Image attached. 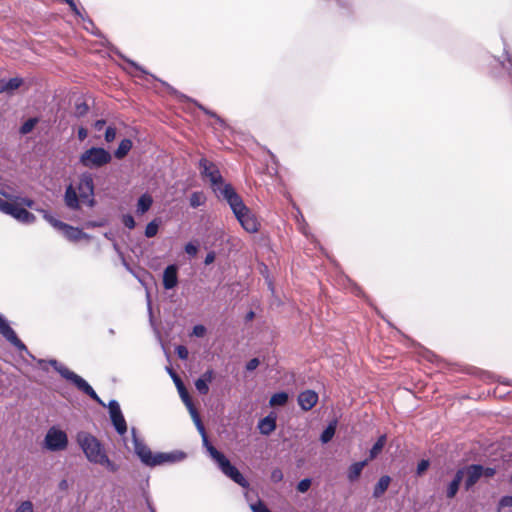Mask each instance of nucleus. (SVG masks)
Segmentation results:
<instances>
[{"label": "nucleus", "instance_id": "f257e3e1", "mask_svg": "<svg viewBox=\"0 0 512 512\" xmlns=\"http://www.w3.org/2000/svg\"><path fill=\"white\" fill-rule=\"evenodd\" d=\"M47 363L66 381L71 383L77 390L87 395L90 399L102 407L108 409L109 419L114 430L120 435L125 436L128 431V425L120 404L116 399H111L107 404L99 397L94 388L80 375L70 370L67 366L57 359H49Z\"/></svg>", "mask_w": 512, "mask_h": 512}, {"label": "nucleus", "instance_id": "f03ea898", "mask_svg": "<svg viewBox=\"0 0 512 512\" xmlns=\"http://www.w3.org/2000/svg\"><path fill=\"white\" fill-rule=\"evenodd\" d=\"M63 201L65 207L71 211H79L81 209V203L90 208L95 207L97 201L95 199L93 174L89 171H84L79 175L76 186L72 183L66 185Z\"/></svg>", "mask_w": 512, "mask_h": 512}, {"label": "nucleus", "instance_id": "7ed1b4c3", "mask_svg": "<svg viewBox=\"0 0 512 512\" xmlns=\"http://www.w3.org/2000/svg\"><path fill=\"white\" fill-rule=\"evenodd\" d=\"M131 434L134 454L146 467L155 468L158 466L173 465L184 461L188 457V454L182 450L152 452L148 445L138 437L137 429L135 427L131 428Z\"/></svg>", "mask_w": 512, "mask_h": 512}, {"label": "nucleus", "instance_id": "20e7f679", "mask_svg": "<svg viewBox=\"0 0 512 512\" xmlns=\"http://www.w3.org/2000/svg\"><path fill=\"white\" fill-rule=\"evenodd\" d=\"M75 439L88 462L101 465L111 473L119 470L120 466L108 457L104 444L96 436L81 430L76 433Z\"/></svg>", "mask_w": 512, "mask_h": 512}, {"label": "nucleus", "instance_id": "39448f33", "mask_svg": "<svg viewBox=\"0 0 512 512\" xmlns=\"http://www.w3.org/2000/svg\"><path fill=\"white\" fill-rule=\"evenodd\" d=\"M202 437V445L208 453L209 457L216 464L217 468L231 481L242 487L249 489L250 483L243 473L234 465L229 458L220 450H218L209 440L206 431L200 434Z\"/></svg>", "mask_w": 512, "mask_h": 512}, {"label": "nucleus", "instance_id": "423d86ee", "mask_svg": "<svg viewBox=\"0 0 512 512\" xmlns=\"http://www.w3.org/2000/svg\"><path fill=\"white\" fill-rule=\"evenodd\" d=\"M147 77H151L153 80L158 81L161 84V86L166 90V92L170 96L176 98L178 101L183 102V103H192V104H194L204 114H206L209 117L214 118L222 129H227L229 127V125L226 122V120L223 119L221 116H219L215 111L207 108L206 106H204L202 103L198 102L197 100H195V99L187 96L186 94L180 92L175 87L170 85L168 82H166V81H164L162 79H159L158 77H156L155 75H153L151 73Z\"/></svg>", "mask_w": 512, "mask_h": 512}, {"label": "nucleus", "instance_id": "0eeeda50", "mask_svg": "<svg viewBox=\"0 0 512 512\" xmlns=\"http://www.w3.org/2000/svg\"><path fill=\"white\" fill-rule=\"evenodd\" d=\"M82 20L86 23L84 26V29L91 35L102 39V46L109 49L110 51L114 52L120 59L125 61L130 67L134 68L135 70L139 71L143 76L150 75V72H148L143 66H141L136 61L126 57L121 51H119L118 48H116L105 36V34L95 25L94 21L88 16L85 15L82 17Z\"/></svg>", "mask_w": 512, "mask_h": 512}, {"label": "nucleus", "instance_id": "6e6552de", "mask_svg": "<svg viewBox=\"0 0 512 512\" xmlns=\"http://www.w3.org/2000/svg\"><path fill=\"white\" fill-rule=\"evenodd\" d=\"M112 161L111 152L101 146H91L79 155L78 162L81 166L90 169H100Z\"/></svg>", "mask_w": 512, "mask_h": 512}, {"label": "nucleus", "instance_id": "1a4fd4ad", "mask_svg": "<svg viewBox=\"0 0 512 512\" xmlns=\"http://www.w3.org/2000/svg\"><path fill=\"white\" fill-rule=\"evenodd\" d=\"M0 334L2 337L8 341L11 345H13L19 352L25 353L29 358L41 366L46 363L43 359H37L27 348L25 343L18 337L15 330L11 327L9 320L0 313Z\"/></svg>", "mask_w": 512, "mask_h": 512}, {"label": "nucleus", "instance_id": "9d476101", "mask_svg": "<svg viewBox=\"0 0 512 512\" xmlns=\"http://www.w3.org/2000/svg\"><path fill=\"white\" fill-rule=\"evenodd\" d=\"M68 445V435L59 426L53 425L47 430L43 440V448L47 451H64L67 449Z\"/></svg>", "mask_w": 512, "mask_h": 512}, {"label": "nucleus", "instance_id": "9b49d317", "mask_svg": "<svg viewBox=\"0 0 512 512\" xmlns=\"http://www.w3.org/2000/svg\"><path fill=\"white\" fill-rule=\"evenodd\" d=\"M0 211L26 225L36 221V216L17 202H9L0 198Z\"/></svg>", "mask_w": 512, "mask_h": 512}, {"label": "nucleus", "instance_id": "f8f14e48", "mask_svg": "<svg viewBox=\"0 0 512 512\" xmlns=\"http://www.w3.org/2000/svg\"><path fill=\"white\" fill-rule=\"evenodd\" d=\"M198 167L201 177L209 181L210 188L221 184L222 179H224L217 165L205 157L199 159Z\"/></svg>", "mask_w": 512, "mask_h": 512}, {"label": "nucleus", "instance_id": "ddd939ff", "mask_svg": "<svg viewBox=\"0 0 512 512\" xmlns=\"http://www.w3.org/2000/svg\"><path fill=\"white\" fill-rule=\"evenodd\" d=\"M233 215L246 232L253 234L259 231L260 223L246 204L243 205L240 212L236 211Z\"/></svg>", "mask_w": 512, "mask_h": 512}, {"label": "nucleus", "instance_id": "4468645a", "mask_svg": "<svg viewBox=\"0 0 512 512\" xmlns=\"http://www.w3.org/2000/svg\"><path fill=\"white\" fill-rule=\"evenodd\" d=\"M459 470L462 471V478L466 475L463 482L465 491H470L482 477L478 463L465 465Z\"/></svg>", "mask_w": 512, "mask_h": 512}, {"label": "nucleus", "instance_id": "2eb2a0df", "mask_svg": "<svg viewBox=\"0 0 512 512\" xmlns=\"http://www.w3.org/2000/svg\"><path fill=\"white\" fill-rule=\"evenodd\" d=\"M179 284V265L168 264L162 273V285L165 290H174Z\"/></svg>", "mask_w": 512, "mask_h": 512}, {"label": "nucleus", "instance_id": "dca6fc26", "mask_svg": "<svg viewBox=\"0 0 512 512\" xmlns=\"http://www.w3.org/2000/svg\"><path fill=\"white\" fill-rule=\"evenodd\" d=\"M59 232L70 242L76 243L81 240H90L91 235L84 232L79 227H74L68 223H63Z\"/></svg>", "mask_w": 512, "mask_h": 512}, {"label": "nucleus", "instance_id": "f3484780", "mask_svg": "<svg viewBox=\"0 0 512 512\" xmlns=\"http://www.w3.org/2000/svg\"><path fill=\"white\" fill-rule=\"evenodd\" d=\"M277 418V413L272 410L265 417L259 419L257 423L259 433L264 436L271 435L277 428Z\"/></svg>", "mask_w": 512, "mask_h": 512}, {"label": "nucleus", "instance_id": "a211bd4d", "mask_svg": "<svg viewBox=\"0 0 512 512\" xmlns=\"http://www.w3.org/2000/svg\"><path fill=\"white\" fill-rule=\"evenodd\" d=\"M319 400L318 393L313 389H306L297 396V402L303 411H310Z\"/></svg>", "mask_w": 512, "mask_h": 512}, {"label": "nucleus", "instance_id": "6ab92c4d", "mask_svg": "<svg viewBox=\"0 0 512 512\" xmlns=\"http://www.w3.org/2000/svg\"><path fill=\"white\" fill-rule=\"evenodd\" d=\"M23 85L24 78L20 76L9 79L0 78V94L12 96Z\"/></svg>", "mask_w": 512, "mask_h": 512}, {"label": "nucleus", "instance_id": "aec40b11", "mask_svg": "<svg viewBox=\"0 0 512 512\" xmlns=\"http://www.w3.org/2000/svg\"><path fill=\"white\" fill-rule=\"evenodd\" d=\"M215 378V371L212 368L207 369L195 380V388L201 395H206L209 392V384Z\"/></svg>", "mask_w": 512, "mask_h": 512}, {"label": "nucleus", "instance_id": "412c9836", "mask_svg": "<svg viewBox=\"0 0 512 512\" xmlns=\"http://www.w3.org/2000/svg\"><path fill=\"white\" fill-rule=\"evenodd\" d=\"M369 464L367 459L356 461L350 464L347 470V480L354 483L359 480L363 469Z\"/></svg>", "mask_w": 512, "mask_h": 512}, {"label": "nucleus", "instance_id": "4be33fe9", "mask_svg": "<svg viewBox=\"0 0 512 512\" xmlns=\"http://www.w3.org/2000/svg\"><path fill=\"white\" fill-rule=\"evenodd\" d=\"M462 481H463L462 471L458 469L456 471V473L454 474L452 480L448 483V485L446 487V497L448 499H453L456 497V495L460 489Z\"/></svg>", "mask_w": 512, "mask_h": 512}, {"label": "nucleus", "instance_id": "5701e85b", "mask_svg": "<svg viewBox=\"0 0 512 512\" xmlns=\"http://www.w3.org/2000/svg\"><path fill=\"white\" fill-rule=\"evenodd\" d=\"M392 478L389 475L381 476L373 487L372 497L379 499L388 490Z\"/></svg>", "mask_w": 512, "mask_h": 512}, {"label": "nucleus", "instance_id": "b1692460", "mask_svg": "<svg viewBox=\"0 0 512 512\" xmlns=\"http://www.w3.org/2000/svg\"><path fill=\"white\" fill-rule=\"evenodd\" d=\"M387 443L386 434L380 435L372 447L369 449L368 457L366 458L369 462L376 459L383 451Z\"/></svg>", "mask_w": 512, "mask_h": 512}, {"label": "nucleus", "instance_id": "393cba45", "mask_svg": "<svg viewBox=\"0 0 512 512\" xmlns=\"http://www.w3.org/2000/svg\"><path fill=\"white\" fill-rule=\"evenodd\" d=\"M133 148V142L129 138H124L118 144V147L113 151L112 158L115 157L118 160L125 158Z\"/></svg>", "mask_w": 512, "mask_h": 512}, {"label": "nucleus", "instance_id": "a878e982", "mask_svg": "<svg viewBox=\"0 0 512 512\" xmlns=\"http://www.w3.org/2000/svg\"><path fill=\"white\" fill-rule=\"evenodd\" d=\"M152 204H153L152 196L147 192L143 193L137 199L136 213L138 215H144L146 212H148L150 210Z\"/></svg>", "mask_w": 512, "mask_h": 512}, {"label": "nucleus", "instance_id": "bb28decb", "mask_svg": "<svg viewBox=\"0 0 512 512\" xmlns=\"http://www.w3.org/2000/svg\"><path fill=\"white\" fill-rule=\"evenodd\" d=\"M290 395L287 391L281 390L271 395L269 399V406L272 408L283 407L287 405Z\"/></svg>", "mask_w": 512, "mask_h": 512}, {"label": "nucleus", "instance_id": "cd10ccee", "mask_svg": "<svg viewBox=\"0 0 512 512\" xmlns=\"http://www.w3.org/2000/svg\"><path fill=\"white\" fill-rule=\"evenodd\" d=\"M211 190L218 199L223 200L226 197H228L230 193H232L235 190V188L231 183H228L224 179H222L221 184L211 187Z\"/></svg>", "mask_w": 512, "mask_h": 512}, {"label": "nucleus", "instance_id": "c85d7f7f", "mask_svg": "<svg viewBox=\"0 0 512 512\" xmlns=\"http://www.w3.org/2000/svg\"><path fill=\"white\" fill-rule=\"evenodd\" d=\"M336 428H337V420L334 419L332 421H330L326 427L322 430V432L320 433V436H319V440L322 444H327L329 443L335 433H336Z\"/></svg>", "mask_w": 512, "mask_h": 512}, {"label": "nucleus", "instance_id": "c756f323", "mask_svg": "<svg viewBox=\"0 0 512 512\" xmlns=\"http://www.w3.org/2000/svg\"><path fill=\"white\" fill-rule=\"evenodd\" d=\"M223 200L229 205L232 213H234L236 211L240 212L243 205H245L242 197L238 194L236 189L232 193H230V195L228 197H226Z\"/></svg>", "mask_w": 512, "mask_h": 512}, {"label": "nucleus", "instance_id": "7c9ffc66", "mask_svg": "<svg viewBox=\"0 0 512 512\" xmlns=\"http://www.w3.org/2000/svg\"><path fill=\"white\" fill-rule=\"evenodd\" d=\"M39 121H40V118L37 116L28 118L19 127V133L21 135H27V134L31 133L35 129V127L39 123Z\"/></svg>", "mask_w": 512, "mask_h": 512}, {"label": "nucleus", "instance_id": "2f4dec72", "mask_svg": "<svg viewBox=\"0 0 512 512\" xmlns=\"http://www.w3.org/2000/svg\"><path fill=\"white\" fill-rule=\"evenodd\" d=\"M161 224V220L159 218H155L151 220L145 227L144 235L147 238H152L157 235L159 227Z\"/></svg>", "mask_w": 512, "mask_h": 512}, {"label": "nucleus", "instance_id": "473e14b6", "mask_svg": "<svg viewBox=\"0 0 512 512\" xmlns=\"http://www.w3.org/2000/svg\"><path fill=\"white\" fill-rule=\"evenodd\" d=\"M88 111H89V106L85 101H83V100L80 101V99H78L75 102L74 116L76 118H82V117L86 116Z\"/></svg>", "mask_w": 512, "mask_h": 512}, {"label": "nucleus", "instance_id": "72a5a7b5", "mask_svg": "<svg viewBox=\"0 0 512 512\" xmlns=\"http://www.w3.org/2000/svg\"><path fill=\"white\" fill-rule=\"evenodd\" d=\"M43 213V218L57 231L61 229V226L63 225V221L55 218L49 211L47 210H41Z\"/></svg>", "mask_w": 512, "mask_h": 512}, {"label": "nucleus", "instance_id": "f704fd0d", "mask_svg": "<svg viewBox=\"0 0 512 512\" xmlns=\"http://www.w3.org/2000/svg\"><path fill=\"white\" fill-rule=\"evenodd\" d=\"M43 213V218L57 231L61 229V226L63 225V221L55 218L49 211L47 210H41Z\"/></svg>", "mask_w": 512, "mask_h": 512}, {"label": "nucleus", "instance_id": "c9c22d12", "mask_svg": "<svg viewBox=\"0 0 512 512\" xmlns=\"http://www.w3.org/2000/svg\"><path fill=\"white\" fill-rule=\"evenodd\" d=\"M205 202V198L203 193L200 191H195L190 195L189 204L192 208H198L202 206Z\"/></svg>", "mask_w": 512, "mask_h": 512}, {"label": "nucleus", "instance_id": "e433bc0d", "mask_svg": "<svg viewBox=\"0 0 512 512\" xmlns=\"http://www.w3.org/2000/svg\"><path fill=\"white\" fill-rule=\"evenodd\" d=\"M311 485H312V478L305 477L297 483L296 490H297V492L304 494L310 489Z\"/></svg>", "mask_w": 512, "mask_h": 512}, {"label": "nucleus", "instance_id": "4c0bfd02", "mask_svg": "<svg viewBox=\"0 0 512 512\" xmlns=\"http://www.w3.org/2000/svg\"><path fill=\"white\" fill-rule=\"evenodd\" d=\"M64 3H66L69 6L70 10L76 17L82 19V17L85 16L83 14V12H85V9L83 7L79 8L75 0H66Z\"/></svg>", "mask_w": 512, "mask_h": 512}, {"label": "nucleus", "instance_id": "58836bf2", "mask_svg": "<svg viewBox=\"0 0 512 512\" xmlns=\"http://www.w3.org/2000/svg\"><path fill=\"white\" fill-rule=\"evenodd\" d=\"M121 222L129 230H133L136 227V221L131 213H125L121 216Z\"/></svg>", "mask_w": 512, "mask_h": 512}, {"label": "nucleus", "instance_id": "ea45409f", "mask_svg": "<svg viewBox=\"0 0 512 512\" xmlns=\"http://www.w3.org/2000/svg\"><path fill=\"white\" fill-rule=\"evenodd\" d=\"M199 245L196 242L189 241L184 245V251L189 257H195L198 253Z\"/></svg>", "mask_w": 512, "mask_h": 512}, {"label": "nucleus", "instance_id": "a19ab883", "mask_svg": "<svg viewBox=\"0 0 512 512\" xmlns=\"http://www.w3.org/2000/svg\"><path fill=\"white\" fill-rule=\"evenodd\" d=\"M429 467H430V460L429 459H421L417 463L416 475L422 476L428 470Z\"/></svg>", "mask_w": 512, "mask_h": 512}, {"label": "nucleus", "instance_id": "79ce46f5", "mask_svg": "<svg viewBox=\"0 0 512 512\" xmlns=\"http://www.w3.org/2000/svg\"><path fill=\"white\" fill-rule=\"evenodd\" d=\"M177 391L184 405L190 404L192 402L191 397L184 384H181V387L178 386Z\"/></svg>", "mask_w": 512, "mask_h": 512}, {"label": "nucleus", "instance_id": "37998d69", "mask_svg": "<svg viewBox=\"0 0 512 512\" xmlns=\"http://www.w3.org/2000/svg\"><path fill=\"white\" fill-rule=\"evenodd\" d=\"M478 467L480 468V473H481L482 477L492 478L497 472L495 467H485L479 463H478Z\"/></svg>", "mask_w": 512, "mask_h": 512}, {"label": "nucleus", "instance_id": "c03bdc74", "mask_svg": "<svg viewBox=\"0 0 512 512\" xmlns=\"http://www.w3.org/2000/svg\"><path fill=\"white\" fill-rule=\"evenodd\" d=\"M117 135V130L114 126H108L104 133V139L106 142L110 143L112 142Z\"/></svg>", "mask_w": 512, "mask_h": 512}, {"label": "nucleus", "instance_id": "a18cd8bd", "mask_svg": "<svg viewBox=\"0 0 512 512\" xmlns=\"http://www.w3.org/2000/svg\"><path fill=\"white\" fill-rule=\"evenodd\" d=\"M207 329L203 324H196L193 326L192 334L195 337L202 338L206 335Z\"/></svg>", "mask_w": 512, "mask_h": 512}, {"label": "nucleus", "instance_id": "49530a36", "mask_svg": "<svg viewBox=\"0 0 512 512\" xmlns=\"http://www.w3.org/2000/svg\"><path fill=\"white\" fill-rule=\"evenodd\" d=\"M175 353L181 360H186L189 356L188 348L184 345H178L175 347Z\"/></svg>", "mask_w": 512, "mask_h": 512}, {"label": "nucleus", "instance_id": "de8ad7c7", "mask_svg": "<svg viewBox=\"0 0 512 512\" xmlns=\"http://www.w3.org/2000/svg\"><path fill=\"white\" fill-rule=\"evenodd\" d=\"M505 507H512V495H504L499 499L498 510Z\"/></svg>", "mask_w": 512, "mask_h": 512}, {"label": "nucleus", "instance_id": "09e8293b", "mask_svg": "<svg viewBox=\"0 0 512 512\" xmlns=\"http://www.w3.org/2000/svg\"><path fill=\"white\" fill-rule=\"evenodd\" d=\"M33 504L31 501H23L15 510V512H33Z\"/></svg>", "mask_w": 512, "mask_h": 512}, {"label": "nucleus", "instance_id": "8fccbe9b", "mask_svg": "<svg viewBox=\"0 0 512 512\" xmlns=\"http://www.w3.org/2000/svg\"><path fill=\"white\" fill-rule=\"evenodd\" d=\"M259 365H260V359L257 357H254V358L250 359L248 362H246L245 370L248 372H252V371L256 370Z\"/></svg>", "mask_w": 512, "mask_h": 512}, {"label": "nucleus", "instance_id": "3c124183", "mask_svg": "<svg viewBox=\"0 0 512 512\" xmlns=\"http://www.w3.org/2000/svg\"><path fill=\"white\" fill-rule=\"evenodd\" d=\"M16 200H18L19 202L17 203L24 208H33L35 205V201L29 197H17Z\"/></svg>", "mask_w": 512, "mask_h": 512}, {"label": "nucleus", "instance_id": "603ef678", "mask_svg": "<svg viewBox=\"0 0 512 512\" xmlns=\"http://www.w3.org/2000/svg\"><path fill=\"white\" fill-rule=\"evenodd\" d=\"M250 507L253 512H271L261 500L251 504Z\"/></svg>", "mask_w": 512, "mask_h": 512}, {"label": "nucleus", "instance_id": "864d4df0", "mask_svg": "<svg viewBox=\"0 0 512 512\" xmlns=\"http://www.w3.org/2000/svg\"><path fill=\"white\" fill-rule=\"evenodd\" d=\"M270 478H271L272 482H274V483L281 482L284 478L282 470L279 468L273 469L271 472Z\"/></svg>", "mask_w": 512, "mask_h": 512}, {"label": "nucleus", "instance_id": "5fc2aeb1", "mask_svg": "<svg viewBox=\"0 0 512 512\" xmlns=\"http://www.w3.org/2000/svg\"><path fill=\"white\" fill-rule=\"evenodd\" d=\"M106 225L105 220H89L85 223L86 228H97V227H103Z\"/></svg>", "mask_w": 512, "mask_h": 512}, {"label": "nucleus", "instance_id": "6e6d98bb", "mask_svg": "<svg viewBox=\"0 0 512 512\" xmlns=\"http://www.w3.org/2000/svg\"><path fill=\"white\" fill-rule=\"evenodd\" d=\"M352 291L353 293L358 296V297H361V298H364L366 300H368V296L366 295V293L364 292V290L357 284H353V288H352Z\"/></svg>", "mask_w": 512, "mask_h": 512}, {"label": "nucleus", "instance_id": "4d7b16f0", "mask_svg": "<svg viewBox=\"0 0 512 512\" xmlns=\"http://www.w3.org/2000/svg\"><path fill=\"white\" fill-rule=\"evenodd\" d=\"M192 420H193V423H194L197 431L199 432V434H204L206 429H205V427L203 425V422H202L200 416L197 417V418H193Z\"/></svg>", "mask_w": 512, "mask_h": 512}, {"label": "nucleus", "instance_id": "13d9d810", "mask_svg": "<svg viewBox=\"0 0 512 512\" xmlns=\"http://www.w3.org/2000/svg\"><path fill=\"white\" fill-rule=\"evenodd\" d=\"M88 136V130L84 126H79L77 129V138L79 141H84Z\"/></svg>", "mask_w": 512, "mask_h": 512}, {"label": "nucleus", "instance_id": "bf43d9fd", "mask_svg": "<svg viewBox=\"0 0 512 512\" xmlns=\"http://www.w3.org/2000/svg\"><path fill=\"white\" fill-rule=\"evenodd\" d=\"M216 259V253L215 251H210L206 254L205 258H204V265L208 266L210 264H212Z\"/></svg>", "mask_w": 512, "mask_h": 512}, {"label": "nucleus", "instance_id": "052dcab7", "mask_svg": "<svg viewBox=\"0 0 512 512\" xmlns=\"http://www.w3.org/2000/svg\"><path fill=\"white\" fill-rule=\"evenodd\" d=\"M146 299H147V309H148V313H149V321H150V323H153L152 302H151L150 293L148 291L146 293Z\"/></svg>", "mask_w": 512, "mask_h": 512}, {"label": "nucleus", "instance_id": "680f3d73", "mask_svg": "<svg viewBox=\"0 0 512 512\" xmlns=\"http://www.w3.org/2000/svg\"><path fill=\"white\" fill-rule=\"evenodd\" d=\"M185 406H186V408H187V410H188V412H189V414H190V416H191V418H192V419H193V418H197V417H199V416H200V415H199V413H198V411H197V410H196V408L194 407L193 402H191L190 404H187V405H185Z\"/></svg>", "mask_w": 512, "mask_h": 512}, {"label": "nucleus", "instance_id": "e2e57ef3", "mask_svg": "<svg viewBox=\"0 0 512 512\" xmlns=\"http://www.w3.org/2000/svg\"><path fill=\"white\" fill-rule=\"evenodd\" d=\"M171 378H172L177 389H178V385H179V387H181V384H184L182 379L179 377V375L177 373H173Z\"/></svg>", "mask_w": 512, "mask_h": 512}, {"label": "nucleus", "instance_id": "0e129e2a", "mask_svg": "<svg viewBox=\"0 0 512 512\" xmlns=\"http://www.w3.org/2000/svg\"><path fill=\"white\" fill-rule=\"evenodd\" d=\"M105 124H106V121L104 119H98L94 123V128L96 130L100 131Z\"/></svg>", "mask_w": 512, "mask_h": 512}, {"label": "nucleus", "instance_id": "69168bd1", "mask_svg": "<svg viewBox=\"0 0 512 512\" xmlns=\"http://www.w3.org/2000/svg\"><path fill=\"white\" fill-rule=\"evenodd\" d=\"M254 317H255V312H254V311H252V310H250V311H248V312L246 313V315H245V320H246V321H252V320L254 319Z\"/></svg>", "mask_w": 512, "mask_h": 512}, {"label": "nucleus", "instance_id": "338daca9", "mask_svg": "<svg viewBox=\"0 0 512 512\" xmlns=\"http://www.w3.org/2000/svg\"><path fill=\"white\" fill-rule=\"evenodd\" d=\"M67 486H68V482H67V480H66V479H62V480L60 481V483H59V488H60V489H66V488H67Z\"/></svg>", "mask_w": 512, "mask_h": 512}, {"label": "nucleus", "instance_id": "774afa93", "mask_svg": "<svg viewBox=\"0 0 512 512\" xmlns=\"http://www.w3.org/2000/svg\"><path fill=\"white\" fill-rule=\"evenodd\" d=\"M146 503H147L148 510L150 512H152V510H156L155 507L153 506L152 502L148 498L146 499Z\"/></svg>", "mask_w": 512, "mask_h": 512}]
</instances>
